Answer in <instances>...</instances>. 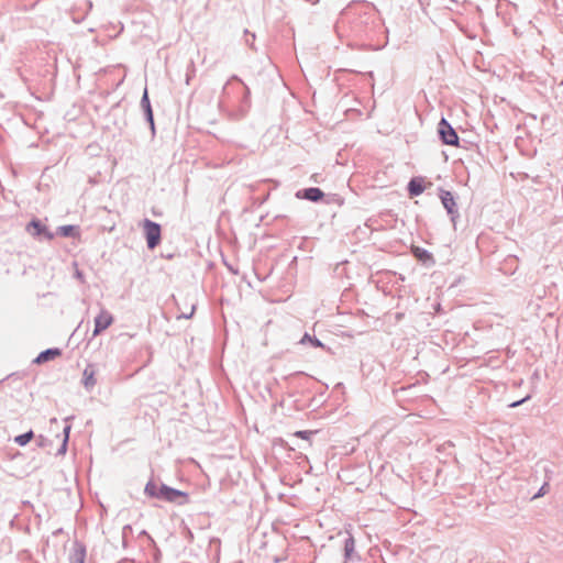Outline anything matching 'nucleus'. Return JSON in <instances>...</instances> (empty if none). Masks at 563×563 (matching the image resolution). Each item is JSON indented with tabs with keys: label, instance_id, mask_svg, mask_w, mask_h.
Masks as SVG:
<instances>
[{
	"label": "nucleus",
	"instance_id": "393cba45",
	"mask_svg": "<svg viewBox=\"0 0 563 563\" xmlns=\"http://www.w3.org/2000/svg\"><path fill=\"white\" fill-rule=\"evenodd\" d=\"M526 399H527V398L521 399V400H519V401H515V402H512V404L510 405V407L515 408V407H517V406L521 405L523 401H526Z\"/></svg>",
	"mask_w": 563,
	"mask_h": 563
},
{
	"label": "nucleus",
	"instance_id": "7ed1b4c3",
	"mask_svg": "<svg viewBox=\"0 0 563 563\" xmlns=\"http://www.w3.org/2000/svg\"><path fill=\"white\" fill-rule=\"evenodd\" d=\"M25 231L40 241L46 240L51 241L54 239V233H52L48 228L38 219L31 220L26 227Z\"/></svg>",
	"mask_w": 563,
	"mask_h": 563
},
{
	"label": "nucleus",
	"instance_id": "bb28decb",
	"mask_svg": "<svg viewBox=\"0 0 563 563\" xmlns=\"http://www.w3.org/2000/svg\"><path fill=\"white\" fill-rule=\"evenodd\" d=\"M76 276H77L78 278H81V277H82V274H81L79 271H77V272H76Z\"/></svg>",
	"mask_w": 563,
	"mask_h": 563
},
{
	"label": "nucleus",
	"instance_id": "cd10ccee",
	"mask_svg": "<svg viewBox=\"0 0 563 563\" xmlns=\"http://www.w3.org/2000/svg\"><path fill=\"white\" fill-rule=\"evenodd\" d=\"M318 196H319V200H320L322 198L323 194L319 190Z\"/></svg>",
	"mask_w": 563,
	"mask_h": 563
},
{
	"label": "nucleus",
	"instance_id": "1a4fd4ad",
	"mask_svg": "<svg viewBox=\"0 0 563 563\" xmlns=\"http://www.w3.org/2000/svg\"><path fill=\"white\" fill-rule=\"evenodd\" d=\"M95 376H96L95 365L88 364L82 372V384L87 391L92 390V388L96 386L97 380H96Z\"/></svg>",
	"mask_w": 563,
	"mask_h": 563
},
{
	"label": "nucleus",
	"instance_id": "dca6fc26",
	"mask_svg": "<svg viewBox=\"0 0 563 563\" xmlns=\"http://www.w3.org/2000/svg\"><path fill=\"white\" fill-rule=\"evenodd\" d=\"M34 438V432L32 430L23 433V434H20V435H16L14 438V442L16 444H19L20 446H24L26 445L32 439Z\"/></svg>",
	"mask_w": 563,
	"mask_h": 563
},
{
	"label": "nucleus",
	"instance_id": "f8f14e48",
	"mask_svg": "<svg viewBox=\"0 0 563 563\" xmlns=\"http://www.w3.org/2000/svg\"><path fill=\"white\" fill-rule=\"evenodd\" d=\"M296 197L299 199H307L312 202H317V188L311 187V188L298 190L296 192Z\"/></svg>",
	"mask_w": 563,
	"mask_h": 563
},
{
	"label": "nucleus",
	"instance_id": "ddd939ff",
	"mask_svg": "<svg viewBox=\"0 0 563 563\" xmlns=\"http://www.w3.org/2000/svg\"><path fill=\"white\" fill-rule=\"evenodd\" d=\"M69 418H66L65 419V427L63 429V434H64V439H63V443L60 445V448L58 449V454H65L66 451H67V444H68V440H69V433H70V429H71V424L68 422Z\"/></svg>",
	"mask_w": 563,
	"mask_h": 563
},
{
	"label": "nucleus",
	"instance_id": "f03ea898",
	"mask_svg": "<svg viewBox=\"0 0 563 563\" xmlns=\"http://www.w3.org/2000/svg\"><path fill=\"white\" fill-rule=\"evenodd\" d=\"M157 499L184 505L188 503V495L185 492L161 484Z\"/></svg>",
	"mask_w": 563,
	"mask_h": 563
},
{
	"label": "nucleus",
	"instance_id": "f3484780",
	"mask_svg": "<svg viewBox=\"0 0 563 563\" xmlns=\"http://www.w3.org/2000/svg\"><path fill=\"white\" fill-rule=\"evenodd\" d=\"M158 492H159V485L155 484L154 482L150 481L145 485L144 493L147 496L153 497V498H157L158 497Z\"/></svg>",
	"mask_w": 563,
	"mask_h": 563
},
{
	"label": "nucleus",
	"instance_id": "a211bd4d",
	"mask_svg": "<svg viewBox=\"0 0 563 563\" xmlns=\"http://www.w3.org/2000/svg\"><path fill=\"white\" fill-rule=\"evenodd\" d=\"M412 252H413L415 256L417 258H419L420 261L426 262V261H429L432 258L431 254L428 251L420 249L418 246L413 247Z\"/></svg>",
	"mask_w": 563,
	"mask_h": 563
},
{
	"label": "nucleus",
	"instance_id": "9b49d317",
	"mask_svg": "<svg viewBox=\"0 0 563 563\" xmlns=\"http://www.w3.org/2000/svg\"><path fill=\"white\" fill-rule=\"evenodd\" d=\"M441 201L449 213H454L456 205H455L454 198L450 191L442 192Z\"/></svg>",
	"mask_w": 563,
	"mask_h": 563
},
{
	"label": "nucleus",
	"instance_id": "20e7f679",
	"mask_svg": "<svg viewBox=\"0 0 563 563\" xmlns=\"http://www.w3.org/2000/svg\"><path fill=\"white\" fill-rule=\"evenodd\" d=\"M144 232L147 247L154 250L161 242V225L148 219L144 220Z\"/></svg>",
	"mask_w": 563,
	"mask_h": 563
},
{
	"label": "nucleus",
	"instance_id": "a878e982",
	"mask_svg": "<svg viewBox=\"0 0 563 563\" xmlns=\"http://www.w3.org/2000/svg\"><path fill=\"white\" fill-rule=\"evenodd\" d=\"M194 311H195V306H192L189 314H184V318H187V319L190 318L192 316Z\"/></svg>",
	"mask_w": 563,
	"mask_h": 563
},
{
	"label": "nucleus",
	"instance_id": "4be33fe9",
	"mask_svg": "<svg viewBox=\"0 0 563 563\" xmlns=\"http://www.w3.org/2000/svg\"><path fill=\"white\" fill-rule=\"evenodd\" d=\"M299 344H307V343H310L312 346H316L317 347V338L316 336H311L309 333H305L302 335V338L299 340L298 342Z\"/></svg>",
	"mask_w": 563,
	"mask_h": 563
},
{
	"label": "nucleus",
	"instance_id": "2eb2a0df",
	"mask_svg": "<svg viewBox=\"0 0 563 563\" xmlns=\"http://www.w3.org/2000/svg\"><path fill=\"white\" fill-rule=\"evenodd\" d=\"M78 232V227L76 225H62V227H58L57 229V233L62 236H75L76 233Z\"/></svg>",
	"mask_w": 563,
	"mask_h": 563
},
{
	"label": "nucleus",
	"instance_id": "0eeeda50",
	"mask_svg": "<svg viewBox=\"0 0 563 563\" xmlns=\"http://www.w3.org/2000/svg\"><path fill=\"white\" fill-rule=\"evenodd\" d=\"M140 106L144 112L145 120H146V122H148L152 133L154 134L155 133V123H154L153 110H152V106H151V101H150V97H148V92H147L146 88L144 89Z\"/></svg>",
	"mask_w": 563,
	"mask_h": 563
},
{
	"label": "nucleus",
	"instance_id": "9d476101",
	"mask_svg": "<svg viewBox=\"0 0 563 563\" xmlns=\"http://www.w3.org/2000/svg\"><path fill=\"white\" fill-rule=\"evenodd\" d=\"M62 354V351L58 347H52L47 349L45 351H42L33 361L35 364H43L48 361L54 360L55 357L59 356Z\"/></svg>",
	"mask_w": 563,
	"mask_h": 563
},
{
	"label": "nucleus",
	"instance_id": "b1692460",
	"mask_svg": "<svg viewBox=\"0 0 563 563\" xmlns=\"http://www.w3.org/2000/svg\"><path fill=\"white\" fill-rule=\"evenodd\" d=\"M45 441H46V439L43 435H40L37 438V445L38 446H44L45 445Z\"/></svg>",
	"mask_w": 563,
	"mask_h": 563
},
{
	"label": "nucleus",
	"instance_id": "f257e3e1",
	"mask_svg": "<svg viewBox=\"0 0 563 563\" xmlns=\"http://www.w3.org/2000/svg\"><path fill=\"white\" fill-rule=\"evenodd\" d=\"M230 88H233L238 92H241L243 95V97L240 101L239 111H240L241 115H244L247 112L250 104H251L249 87L240 78H238L236 76H232V78L230 80H228V82L223 87L224 96L229 95Z\"/></svg>",
	"mask_w": 563,
	"mask_h": 563
},
{
	"label": "nucleus",
	"instance_id": "6e6552de",
	"mask_svg": "<svg viewBox=\"0 0 563 563\" xmlns=\"http://www.w3.org/2000/svg\"><path fill=\"white\" fill-rule=\"evenodd\" d=\"M87 556L86 547L79 542L76 541L73 545V549L69 553V563H85Z\"/></svg>",
	"mask_w": 563,
	"mask_h": 563
},
{
	"label": "nucleus",
	"instance_id": "39448f33",
	"mask_svg": "<svg viewBox=\"0 0 563 563\" xmlns=\"http://www.w3.org/2000/svg\"><path fill=\"white\" fill-rule=\"evenodd\" d=\"M439 134L445 144H459V136L455 130L450 125V123L445 119H441V121L439 122Z\"/></svg>",
	"mask_w": 563,
	"mask_h": 563
},
{
	"label": "nucleus",
	"instance_id": "423d86ee",
	"mask_svg": "<svg viewBox=\"0 0 563 563\" xmlns=\"http://www.w3.org/2000/svg\"><path fill=\"white\" fill-rule=\"evenodd\" d=\"M113 322V316L106 310L104 308H101L99 313L95 318V329H93V336L99 335L102 331L108 329Z\"/></svg>",
	"mask_w": 563,
	"mask_h": 563
},
{
	"label": "nucleus",
	"instance_id": "6ab92c4d",
	"mask_svg": "<svg viewBox=\"0 0 563 563\" xmlns=\"http://www.w3.org/2000/svg\"><path fill=\"white\" fill-rule=\"evenodd\" d=\"M131 533H132V527L130 525H125L122 528V532H121V540H122V547L123 548L128 547V539H129Z\"/></svg>",
	"mask_w": 563,
	"mask_h": 563
},
{
	"label": "nucleus",
	"instance_id": "aec40b11",
	"mask_svg": "<svg viewBox=\"0 0 563 563\" xmlns=\"http://www.w3.org/2000/svg\"><path fill=\"white\" fill-rule=\"evenodd\" d=\"M354 549H355V540L352 537L346 538L345 542H344L345 555L350 556L352 554V552L354 551Z\"/></svg>",
	"mask_w": 563,
	"mask_h": 563
},
{
	"label": "nucleus",
	"instance_id": "412c9836",
	"mask_svg": "<svg viewBox=\"0 0 563 563\" xmlns=\"http://www.w3.org/2000/svg\"><path fill=\"white\" fill-rule=\"evenodd\" d=\"M317 433V431L313 430H303V431H297L294 433L295 437H298L300 439L310 441L311 438Z\"/></svg>",
	"mask_w": 563,
	"mask_h": 563
},
{
	"label": "nucleus",
	"instance_id": "5701e85b",
	"mask_svg": "<svg viewBox=\"0 0 563 563\" xmlns=\"http://www.w3.org/2000/svg\"><path fill=\"white\" fill-rule=\"evenodd\" d=\"M244 35H245V44L254 49L255 34L251 33L249 30H244Z\"/></svg>",
	"mask_w": 563,
	"mask_h": 563
},
{
	"label": "nucleus",
	"instance_id": "4468645a",
	"mask_svg": "<svg viewBox=\"0 0 563 563\" xmlns=\"http://www.w3.org/2000/svg\"><path fill=\"white\" fill-rule=\"evenodd\" d=\"M409 192L411 196H418L424 191V187L422 185V179L413 178L410 180L408 186Z\"/></svg>",
	"mask_w": 563,
	"mask_h": 563
}]
</instances>
